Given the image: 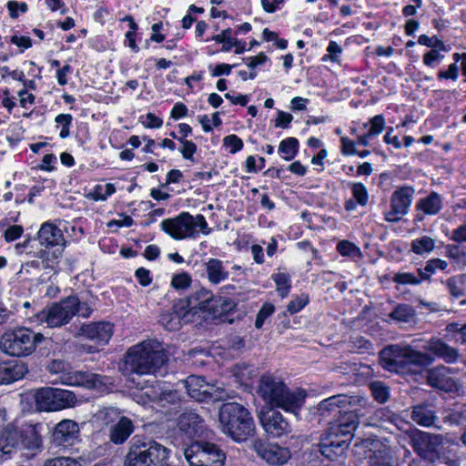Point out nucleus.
<instances>
[{
	"mask_svg": "<svg viewBox=\"0 0 466 466\" xmlns=\"http://www.w3.org/2000/svg\"><path fill=\"white\" fill-rule=\"evenodd\" d=\"M91 307L77 296H69L59 302L46 306L43 310L29 319L31 324H46L49 328H58L67 324L75 315L88 318Z\"/></svg>",
	"mask_w": 466,
	"mask_h": 466,
	"instance_id": "nucleus-3",
	"label": "nucleus"
},
{
	"mask_svg": "<svg viewBox=\"0 0 466 466\" xmlns=\"http://www.w3.org/2000/svg\"><path fill=\"white\" fill-rule=\"evenodd\" d=\"M73 121V116L70 114H59L56 116L55 122L56 127H61L59 137L66 138L70 135V126Z\"/></svg>",
	"mask_w": 466,
	"mask_h": 466,
	"instance_id": "nucleus-46",
	"label": "nucleus"
},
{
	"mask_svg": "<svg viewBox=\"0 0 466 466\" xmlns=\"http://www.w3.org/2000/svg\"><path fill=\"white\" fill-rule=\"evenodd\" d=\"M418 43L421 46L431 47V49L439 47L440 50H442L444 52L447 51V48L445 47L443 42L439 40L435 36L430 37L426 35H420L418 38Z\"/></svg>",
	"mask_w": 466,
	"mask_h": 466,
	"instance_id": "nucleus-60",
	"label": "nucleus"
},
{
	"mask_svg": "<svg viewBox=\"0 0 466 466\" xmlns=\"http://www.w3.org/2000/svg\"><path fill=\"white\" fill-rule=\"evenodd\" d=\"M120 417L118 409L111 406L102 407L94 413L91 423L98 429L110 428Z\"/></svg>",
	"mask_w": 466,
	"mask_h": 466,
	"instance_id": "nucleus-30",
	"label": "nucleus"
},
{
	"mask_svg": "<svg viewBox=\"0 0 466 466\" xmlns=\"http://www.w3.org/2000/svg\"><path fill=\"white\" fill-rule=\"evenodd\" d=\"M35 400L39 410L58 411L75 407L76 395L67 390L42 388L35 391Z\"/></svg>",
	"mask_w": 466,
	"mask_h": 466,
	"instance_id": "nucleus-11",
	"label": "nucleus"
},
{
	"mask_svg": "<svg viewBox=\"0 0 466 466\" xmlns=\"http://www.w3.org/2000/svg\"><path fill=\"white\" fill-rule=\"evenodd\" d=\"M24 233V228L20 225L9 226L5 233L4 238L6 242H12L18 239Z\"/></svg>",
	"mask_w": 466,
	"mask_h": 466,
	"instance_id": "nucleus-63",
	"label": "nucleus"
},
{
	"mask_svg": "<svg viewBox=\"0 0 466 466\" xmlns=\"http://www.w3.org/2000/svg\"><path fill=\"white\" fill-rule=\"evenodd\" d=\"M428 383L431 387L446 392H451L457 390L456 381L450 375V370L444 366L437 367L429 371Z\"/></svg>",
	"mask_w": 466,
	"mask_h": 466,
	"instance_id": "nucleus-25",
	"label": "nucleus"
},
{
	"mask_svg": "<svg viewBox=\"0 0 466 466\" xmlns=\"http://www.w3.org/2000/svg\"><path fill=\"white\" fill-rule=\"evenodd\" d=\"M178 141L181 143L182 147L180 152L185 159L192 160L193 156L197 151V146L192 141L178 137Z\"/></svg>",
	"mask_w": 466,
	"mask_h": 466,
	"instance_id": "nucleus-62",
	"label": "nucleus"
},
{
	"mask_svg": "<svg viewBox=\"0 0 466 466\" xmlns=\"http://www.w3.org/2000/svg\"><path fill=\"white\" fill-rule=\"evenodd\" d=\"M7 9H8L10 17L17 18L20 14L26 13L28 10V7H27L26 3H25V2L9 1L7 3Z\"/></svg>",
	"mask_w": 466,
	"mask_h": 466,
	"instance_id": "nucleus-61",
	"label": "nucleus"
},
{
	"mask_svg": "<svg viewBox=\"0 0 466 466\" xmlns=\"http://www.w3.org/2000/svg\"><path fill=\"white\" fill-rule=\"evenodd\" d=\"M62 382L72 386H79L86 389L101 390L105 385L102 377L98 374L86 371L69 373L66 378H61Z\"/></svg>",
	"mask_w": 466,
	"mask_h": 466,
	"instance_id": "nucleus-22",
	"label": "nucleus"
},
{
	"mask_svg": "<svg viewBox=\"0 0 466 466\" xmlns=\"http://www.w3.org/2000/svg\"><path fill=\"white\" fill-rule=\"evenodd\" d=\"M388 317L399 323H409L415 318V310L408 304L398 305Z\"/></svg>",
	"mask_w": 466,
	"mask_h": 466,
	"instance_id": "nucleus-38",
	"label": "nucleus"
},
{
	"mask_svg": "<svg viewBox=\"0 0 466 466\" xmlns=\"http://www.w3.org/2000/svg\"><path fill=\"white\" fill-rule=\"evenodd\" d=\"M28 371L22 361L7 360L0 363V385L10 384L21 380Z\"/></svg>",
	"mask_w": 466,
	"mask_h": 466,
	"instance_id": "nucleus-26",
	"label": "nucleus"
},
{
	"mask_svg": "<svg viewBox=\"0 0 466 466\" xmlns=\"http://www.w3.org/2000/svg\"><path fill=\"white\" fill-rule=\"evenodd\" d=\"M309 303V296L301 294L293 299L288 305L287 310L289 314H295L300 311Z\"/></svg>",
	"mask_w": 466,
	"mask_h": 466,
	"instance_id": "nucleus-58",
	"label": "nucleus"
},
{
	"mask_svg": "<svg viewBox=\"0 0 466 466\" xmlns=\"http://www.w3.org/2000/svg\"><path fill=\"white\" fill-rule=\"evenodd\" d=\"M370 128L368 130L369 136L372 137L382 133L385 127V118L382 115H376L371 117L369 121ZM364 127H368V123H365Z\"/></svg>",
	"mask_w": 466,
	"mask_h": 466,
	"instance_id": "nucleus-47",
	"label": "nucleus"
},
{
	"mask_svg": "<svg viewBox=\"0 0 466 466\" xmlns=\"http://www.w3.org/2000/svg\"><path fill=\"white\" fill-rule=\"evenodd\" d=\"M254 450L262 460L270 465H283L291 457L288 448L281 447L276 443L256 442Z\"/></svg>",
	"mask_w": 466,
	"mask_h": 466,
	"instance_id": "nucleus-18",
	"label": "nucleus"
},
{
	"mask_svg": "<svg viewBox=\"0 0 466 466\" xmlns=\"http://www.w3.org/2000/svg\"><path fill=\"white\" fill-rule=\"evenodd\" d=\"M337 251L343 257L352 259L361 258V251L354 243L348 240H341L337 244Z\"/></svg>",
	"mask_w": 466,
	"mask_h": 466,
	"instance_id": "nucleus-44",
	"label": "nucleus"
},
{
	"mask_svg": "<svg viewBox=\"0 0 466 466\" xmlns=\"http://www.w3.org/2000/svg\"><path fill=\"white\" fill-rule=\"evenodd\" d=\"M416 208L425 215H436L442 208V199L439 194L431 192L429 196L420 198L417 202Z\"/></svg>",
	"mask_w": 466,
	"mask_h": 466,
	"instance_id": "nucleus-33",
	"label": "nucleus"
},
{
	"mask_svg": "<svg viewBox=\"0 0 466 466\" xmlns=\"http://www.w3.org/2000/svg\"><path fill=\"white\" fill-rule=\"evenodd\" d=\"M342 54L341 46L335 41H330L327 46V54L322 57V61H331L338 63Z\"/></svg>",
	"mask_w": 466,
	"mask_h": 466,
	"instance_id": "nucleus-50",
	"label": "nucleus"
},
{
	"mask_svg": "<svg viewBox=\"0 0 466 466\" xmlns=\"http://www.w3.org/2000/svg\"><path fill=\"white\" fill-rule=\"evenodd\" d=\"M448 268V262L441 258L429 259L425 266L418 269V273L422 280L429 279L437 270L446 271Z\"/></svg>",
	"mask_w": 466,
	"mask_h": 466,
	"instance_id": "nucleus-37",
	"label": "nucleus"
},
{
	"mask_svg": "<svg viewBox=\"0 0 466 466\" xmlns=\"http://www.w3.org/2000/svg\"><path fill=\"white\" fill-rule=\"evenodd\" d=\"M134 431V425L130 419L121 416L116 423L109 428V440L114 444H123Z\"/></svg>",
	"mask_w": 466,
	"mask_h": 466,
	"instance_id": "nucleus-27",
	"label": "nucleus"
},
{
	"mask_svg": "<svg viewBox=\"0 0 466 466\" xmlns=\"http://www.w3.org/2000/svg\"><path fill=\"white\" fill-rule=\"evenodd\" d=\"M243 141L237 135H228L223 138V147L230 153L236 154L243 148Z\"/></svg>",
	"mask_w": 466,
	"mask_h": 466,
	"instance_id": "nucleus-49",
	"label": "nucleus"
},
{
	"mask_svg": "<svg viewBox=\"0 0 466 466\" xmlns=\"http://www.w3.org/2000/svg\"><path fill=\"white\" fill-rule=\"evenodd\" d=\"M260 423L271 437H280L291 431V427L279 411L268 410L259 415Z\"/></svg>",
	"mask_w": 466,
	"mask_h": 466,
	"instance_id": "nucleus-19",
	"label": "nucleus"
},
{
	"mask_svg": "<svg viewBox=\"0 0 466 466\" xmlns=\"http://www.w3.org/2000/svg\"><path fill=\"white\" fill-rule=\"evenodd\" d=\"M43 466H82L80 461L69 457H56L47 460Z\"/></svg>",
	"mask_w": 466,
	"mask_h": 466,
	"instance_id": "nucleus-57",
	"label": "nucleus"
},
{
	"mask_svg": "<svg viewBox=\"0 0 466 466\" xmlns=\"http://www.w3.org/2000/svg\"><path fill=\"white\" fill-rule=\"evenodd\" d=\"M445 256L451 259L455 269H460L466 265V252L454 245H448Z\"/></svg>",
	"mask_w": 466,
	"mask_h": 466,
	"instance_id": "nucleus-42",
	"label": "nucleus"
},
{
	"mask_svg": "<svg viewBox=\"0 0 466 466\" xmlns=\"http://www.w3.org/2000/svg\"><path fill=\"white\" fill-rule=\"evenodd\" d=\"M435 247V238L428 235H422L410 241V251L418 256L426 257L434 250Z\"/></svg>",
	"mask_w": 466,
	"mask_h": 466,
	"instance_id": "nucleus-35",
	"label": "nucleus"
},
{
	"mask_svg": "<svg viewBox=\"0 0 466 466\" xmlns=\"http://www.w3.org/2000/svg\"><path fill=\"white\" fill-rule=\"evenodd\" d=\"M139 122L146 127V128H160L163 125L162 118L157 116L153 113H147L144 116H139Z\"/></svg>",
	"mask_w": 466,
	"mask_h": 466,
	"instance_id": "nucleus-56",
	"label": "nucleus"
},
{
	"mask_svg": "<svg viewBox=\"0 0 466 466\" xmlns=\"http://www.w3.org/2000/svg\"><path fill=\"white\" fill-rule=\"evenodd\" d=\"M190 466H223L226 454L216 444L205 441L192 442L184 450Z\"/></svg>",
	"mask_w": 466,
	"mask_h": 466,
	"instance_id": "nucleus-10",
	"label": "nucleus"
},
{
	"mask_svg": "<svg viewBox=\"0 0 466 466\" xmlns=\"http://www.w3.org/2000/svg\"><path fill=\"white\" fill-rule=\"evenodd\" d=\"M170 450L150 441L133 443L126 455L125 466H169Z\"/></svg>",
	"mask_w": 466,
	"mask_h": 466,
	"instance_id": "nucleus-9",
	"label": "nucleus"
},
{
	"mask_svg": "<svg viewBox=\"0 0 466 466\" xmlns=\"http://www.w3.org/2000/svg\"><path fill=\"white\" fill-rule=\"evenodd\" d=\"M136 398L137 401L142 405L153 402L154 409L163 408L167 403H176L179 399L176 390L163 387L158 382L156 385L141 389Z\"/></svg>",
	"mask_w": 466,
	"mask_h": 466,
	"instance_id": "nucleus-13",
	"label": "nucleus"
},
{
	"mask_svg": "<svg viewBox=\"0 0 466 466\" xmlns=\"http://www.w3.org/2000/svg\"><path fill=\"white\" fill-rule=\"evenodd\" d=\"M437 77L439 80H451L457 81L459 77V66L456 63L451 64L446 70H439L437 74Z\"/></svg>",
	"mask_w": 466,
	"mask_h": 466,
	"instance_id": "nucleus-59",
	"label": "nucleus"
},
{
	"mask_svg": "<svg viewBox=\"0 0 466 466\" xmlns=\"http://www.w3.org/2000/svg\"><path fill=\"white\" fill-rule=\"evenodd\" d=\"M367 400L359 395L349 396L344 394L334 395L320 401L318 405V412L323 416H329L340 412V409L348 406L355 408L357 406L363 407Z\"/></svg>",
	"mask_w": 466,
	"mask_h": 466,
	"instance_id": "nucleus-15",
	"label": "nucleus"
},
{
	"mask_svg": "<svg viewBox=\"0 0 466 466\" xmlns=\"http://www.w3.org/2000/svg\"><path fill=\"white\" fill-rule=\"evenodd\" d=\"M218 422L222 432L237 442L247 441L255 432L250 412L237 402H227L220 407Z\"/></svg>",
	"mask_w": 466,
	"mask_h": 466,
	"instance_id": "nucleus-5",
	"label": "nucleus"
},
{
	"mask_svg": "<svg viewBox=\"0 0 466 466\" xmlns=\"http://www.w3.org/2000/svg\"><path fill=\"white\" fill-rule=\"evenodd\" d=\"M160 228L177 240L196 238L198 229L204 235H208L211 231L203 215L193 216L188 212H182L175 218L162 220Z\"/></svg>",
	"mask_w": 466,
	"mask_h": 466,
	"instance_id": "nucleus-8",
	"label": "nucleus"
},
{
	"mask_svg": "<svg viewBox=\"0 0 466 466\" xmlns=\"http://www.w3.org/2000/svg\"><path fill=\"white\" fill-rule=\"evenodd\" d=\"M257 392L270 407L279 408L295 415L303 406L307 397L304 390H289L279 378L270 374L261 376Z\"/></svg>",
	"mask_w": 466,
	"mask_h": 466,
	"instance_id": "nucleus-1",
	"label": "nucleus"
},
{
	"mask_svg": "<svg viewBox=\"0 0 466 466\" xmlns=\"http://www.w3.org/2000/svg\"><path fill=\"white\" fill-rule=\"evenodd\" d=\"M411 419L419 425L429 427L433 424L435 415L433 410L429 409L427 406L418 405L412 410Z\"/></svg>",
	"mask_w": 466,
	"mask_h": 466,
	"instance_id": "nucleus-36",
	"label": "nucleus"
},
{
	"mask_svg": "<svg viewBox=\"0 0 466 466\" xmlns=\"http://www.w3.org/2000/svg\"><path fill=\"white\" fill-rule=\"evenodd\" d=\"M177 426L188 437L200 435L203 431V420L193 411L181 414L178 418Z\"/></svg>",
	"mask_w": 466,
	"mask_h": 466,
	"instance_id": "nucleus-28",
	"label": "nucleus"
},
{
	"mask_svg": "<svg viewBox=\"0 0 466 466\" xmlns=\"http://www.w3.org/2000/svg\"><path fill=\"white\" fill-rule=\"evenodd\" d=\"M358 449H368L366 456L370 460V466H392L391 460L393 456L392 448L384 443L380 440H366L360 445H356Z\"/></svg>",
	"mask_w": 466,
	"mask_h": 466,
	"instance_id": "nucleus-17",
	"label": "nucleus"
},
{
	"mask_svg": "<svg viewBox=\"0 0 466 466\" xmlns=\"http://www.w3.org/2000/svg\"><path fill=\"white\" fill-rule=\"evenodd\" d=\"M444 58L440 50L433 48L423 55L422 62L428 67H435Z\"/></svg>",
	"mask_w": 466,
	"mask_h": 466,
	"instance_id": "nucleus-55",
	"label": "nucleus"
},
{
	"mask_svg": "<svg viewBox=\"0 0 466 466\" xmlns=\"http://www.w3.org/2000/svg\"><path fill=\"white\" fill-rule=\"evenodd\" d=\"M232 371L237 380L241 384H248L257 375V369L245 363L235 365Z\"/></svg>",
	"mask_w": 466,
	"mask_h": 466,
	"instance_id": "nucleus-43",
	"label": "nucleus"
},
{
	"mask_svg": "<svg viewBox=\"0 0 466 466\" xmlns=\"http://www.w3.org/2000/svg\"><path fill=\"white\" fill-rule=\"evenodd\" d=\"M80 435V429L73 420L66 419L59 421L53 432L54 441L63 446L73 445Z\"/></svg>",
	"mask_w": 466,
	"mask_h": 466,
	"instance_id": "nucleus-21",
	"label": "nucleus"
},
{
	"mask_svg": "<svg viewBox=\"0 0 466 466\" xmlns=\"http://www.w3.org/2000/svg\"><path fill=\"white\" fill-rule=\"evenodd\" d=\"M453 299H461L460 304H466V289L464 276H456L442 281Z\"/></svg>",
	"mask_w": 466,
	"mask_h": 466,
	"instance_id": "nucleus-34",
	"label": "nucleus"
},
{
	"mask_svg": "<svg viewBox=\"0 0 466 466\" xmlns=\"http://www.w3.org/2000/svg\"><path fill=\"white\" fill-rule=\"evenodd\" d=\"M392 280L400 285H419L421 279H418L414 274L410 272H399L394 274Z\"/></svg>",
	"mask_w": 466,
	"mask_h": 466,
	"instance_id": "nucleus-54",
	"label": "nucleus"
},
{
	"mask_svg": "<svg viewBox=\"0 0 466 466\" xmlns=\"http://www.w3.org/2000/svg\"><path fill=\"white\" fill-rule=\"evenodd\" d=\"M82 334L97 344L105 345L111 339L114 329L109 322H95L85 325L81 329Z\"/></svg>",
	"mask_w": 466,
	"mask_h": 466,
	"instance_id": "nucleus-24",
	"label": "nucleus"
},
{
	"mask_svg": "<svg viewBox=\"0 0 466 466\" xmlns=\"http://www.w3.org/2000/svg\"><path fill=\"white\" fill-rule=\"evenodd\" d=\"M381 366L391 372H404L412 367L422 368L431 364L433 359L427 353L410 346L391 345L380 351Z\"/></svg>",
	"mask_w": 466,
	"mask_h": 466,
	"instance_id": "nucleus-6",
	"label": "nucleus"
},
{
	"mask_svg": "<svg viewBox=\"0 0 466 466\" xmlns=\"http://www.w3.org/2000/svg\"><path fill=\"white\" fill-rule=\"evenodd\" d=\"M115 193L116 187L114 184H97L86 194V198L94 201H106L107 198Z\"/></svg>",
	"mask_w": 466,
	"mask_h": 466,
	"instance_id": "nucleus-39",
	"label": "nucleus"
},
{
	"mask_svg": "<svg viewBox=\"0 0 466 466\" xmlns=\"http://www.w3.org/2000/svg\"><path fill=\"white\" fill-rule=\"evenodd\" d=\"M360 423L357 409L345 412L338 420L331 423L327 434L321 439L319 447L323 456L330 461L343 457L347 449V440L350 438Z\"/></svg>",
	"mask_w": 466,
	"mask_h": 466,
	"instance_id": "nucleus-4",
	"label": "nucleus"
},
{
	"mask_svg": "<svg viewBox=\"0 0 466 466\" xmlns=\"http://www.w3.org/2000/svg\"><path fill=\"white\" fill-rule=\"evenodd\" d=\"M350 188L357 202L361 206H365L368 202V191L366 187L361 183H352Z\"/></svg>",
	"mask_w": 466,
	"mask_h": 466,
	"instance_id": "nucleus-53",
	"label": "nucleus"
},
{
	"mask_svg": "<svg viewBox=\"0 0 466 466\" xmlns=\"http://www.w3.org/2000/svg\"><path fill=\"white\" fill-rule=\"evenodd\" d=\"M185 387L188 395L197 401H205L209 399L218 400L225 397H230L228 393L224 394L222 388L209 384L198 376H189L185 381Z\"/></svg>",
	"mask_w": 466,
	"mask_h": 466,
	"instance_id": "nucleus-12",
	"label": "nucleus"
},
{
	"mask_svg": "<svg viewBox=\"0 0 466 466\" xmlns=\"http://www.w3.org/2000/svg\"><path fill=\"white\" fill-rule=\"evenodd\" d=\"M298 150V139L295 137H288L279 143L278 152L284 160L289 161L296 157Z\"/></svg>",
	"mask_w": 466,
	"mask_h": 466,
	"instance_id": "nucleus-40",
	"label": "nucleus"
},
{
	"mask_svg": "<svg viewBox=\"0 0 466 466\" xmlns=\"http://www.w3.org/2000/svg\"><path fill=\"white\" fill-rule=\"evenodd\" d=\"M415 189L405 186L397 188L391 195L390 210L385 213V219L389 222L400 221L409 211Z\"/></svg>",
	"mask_w": 466,
	"mask_h": 466,
	"instance_id": "nucleus-14",
	"label": "nucleus"
},
{
	"mask_svg": "<svg viewBox=\"0 0 466 466\" xmlns=\"http://www.w3.org/2000/svg\"><path fill=\"white\" fill-rule=\"evenodd\" d=\"M272 279L276 285V290L281 298H286L291 289L290 276L286 271H280L272 275Z\"/></svg>",
	"mask_w": 466,
	"mask_h": 466,
	"instance_id": "nucleus-41",
	"label": "nucleus"
},
{
	"mask_svg": "<svg viewBox=\"0 0 466 466\" xmlns=\"http://www.w3.org/2000/svg\"><path fill=\"white\" fill-rule=\"evenodd\" d=\"M233 47L235 48V54H243L246 51V42L234 37L232 30L228 28L226 43L225 46H222L221 50L223 52H229Z\"/></svg>",
	"mask_w": 466,
	"mask_h": 466,
	"instance_id": "nucleus-45",
	"label": "nucleus"
},
{
	"mask_svg": "<svg viewBox=\"0 0 466 466\" xmlns=\"http://www.w3.org/2000/svg\"><path fill=\"white\" fill-rule=\"evenodd\" d=\"M36 237L41 247L46 248H60L53 254L56 258L61 255V250L66 246L62 230L52 222L43 223L37 231Z\"/></svg>",
	"mask_w": 466,
	"mask_h": 466,
	"instance_id": "nucleus-16",
	"label": "nucleus"
},
{
	"mask_svg": "<svg viewBox=\"0 0 466 466\" xmlns=\"http://www.w3.org/2000/svg\"><path fill=\"white\" fill-rule=\"evenodd\" d=\"M167 356L156 340H145L131 347L125 357L121 370L137 375L161 373Z\"/></svg>",
	"mask_w": 466,
	"mask_h": 466,
	"instance_id": "nucleus-2",
	"label": "nucleus"
},
{
	"mask_svg": "<svg viewBox=\"0 0 466 466\" xmlns=\"http://www.w3.org/2000/svg\"><path fill=\"white\" fill-rule=\"evenodd\" d=\"M41 427L34 424H25L18 428L19 449L37 451L41 448Z\"/></svg>",
	"mask_w": 466,
	"mask_h": 466,
	"instance_id": "nucleus-23",
	"label": "nucleus"
},
{
	"mask_svg": "<svg viewBox=\"0 0 466 466\" xmlns=\"http://www.w3.org/2000/svg\"><path fill=\"white\" fill-rule=\"evenodd\" d=\"M374 399L380 402L384 403L389 399V389L380 381L372 382L370 386Z\"/></svg>",
	"mask_w": 466,
	"mask_h": 466,
	"instance_id": "nucleus-48",
	"label": "nucleus"
},
{
	"mask_svg": "<svg viewBox=\"0 0 466 466\" xmlns=\"http://www.w3.org/2000/svg\"><path fill=\"white\" fill-rule=\"evenodd\" d=\"M274 311H275V307L272 303H269V302L264 303L257 315L256 321H255V327L257 329L262 328L265 320L269 316H271L274 313Z\"/></svg>",
	"mask_w": 466,
	"mask_h": 466,
	"instance_id": "nucleus-51",
	"label": "nucleus"
},
{
	"mask_svg": "<svg viewBox=\"0 0 466 466\" xmlns=\"http://www.w3.org/2000/svg\"><path fill=\"white\" fill-rule=\"evenodd\" d=\"M411 443L413 449L421 457H428L431 453L438 451L439 446L442 442V438L440 435H434L415 430L411 432Z\"/></svg>",
	"mask_w": 466,
	"mask_h": 466,
	"instance_id": "nucleus-20",
	"label": "nucleus"
},
{
	"mask_svg": "<svg viewBox=\"0 0 466 466\" xmlns=\"http://www.w3.org/2000/svg\"><path fill=\"white\" fill-rule=\"evenodd\" d=\"M191 284V277L187 272L175 274L171 279V286L175 289H186Z\"/></svg>",
	"mask_w": 466,
	"mask_h": 466,
	"instance_id": "nucleus-52",
	"label": "nucleus"
},
{
	"mask_svg": "<svg viewBox=\"0 0 466 466\" xmlns=\"http://www.w3.org/2000/svg\"><path fill=\"white\" fill-rule=\"evenodd\" d=\"M268 60V56L263 52H260L257 56L244 58L245 64L251 69H254L259 66H263Z\"/></svg>",
	"mask_w": 466,
	"mask_h": 466,
	"instance_id": "nucleus-64",
	"label": "nucleus"
},
{
	"mask_svg": "<svg viewBox=\"0 0 466 466\" xmlns=\"http://www.w3.org/2000/svg\"><path fill=\"white\" fill-rule=\"evenodd\" d=\"M18 427L10 424L0 431V451L9 454L19 449Z\"/></svg>",
	"mask_w": 466,
	"mask_h": 466,
	"instance_id": "nucleus-31",
	"label": "nucleus"
},
{
	"mask_svg": "<svg viewBox=\"0 0 466 466\" xmlns=\"http://www.w3.org/2000/svg\"><path fill=\"white\" fill-rule=\"evenodd\" d=\"M424 349L447 362H454L458 357L457 351L453 348L448 346L439 339H433L428 341Z\"/></svg>",
	"mask_w": 466,
	"mask_h": 466,
	"instance_id": "nucleus-32",
	"label": "nucleus"
},
{
	"mask_svg": "<svg viewBox=\"0 0 466 466\" xmlns=\"http://www.w3.org/2000/svg\"><path fill=\"white\" fill-rule=\"evenodd\" d=\"M44 335L34 332L25 327H16L5 330L0 338V350L3 353L16 358L33 354Z\"/></svg>",
	"mask_w": 466,
	"mask_h": 466,
	"instance_id": "nucleus-7",
	"label": "nucleus"
},
{
	"mask_svg": "<svg viewBox=\"0 0 466 466\" xmlns=\"http://www.w3.org/2000/svg\"><path fill=\"white\" fill-rule=\"evenodd\" d=\"M205 272L207 279L211 284L218 285L226 281L229 277L224 262L218 258H209L205 263Z\"/></svg>",
	"mask_w": 466,
	"mask_h": 466,
	"instance_id": "nucleus-29",
	"label": "nucleus"
}]
</instances>
